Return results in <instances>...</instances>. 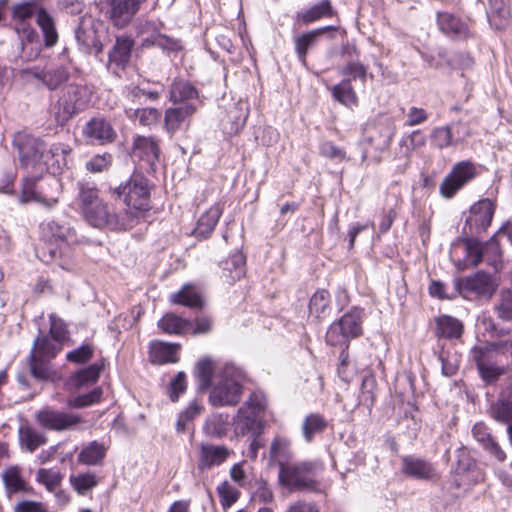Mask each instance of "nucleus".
<instances>
[{"label":"nucleus","mask_w":512,"mask_h":512,"mask_svg":"<svg viewBox=\"0 0 512 512\" xmlns=\"http://www.w3.org/2000/svg\"><path fill=\"white\" fill-rule=\"evenodd\" d=\"M180 349L181 345L178 343L152 341L149 344V359L151 363L157 365L177 363L179 361L178 353Z\"/></svg>","instance_id":"29"},{"label":"nucleus","mask_w":512,"mask_h":512,"mask_svg":"<svg viewBox=\"0 0 512 512\" xmlns=\"http://www.w3.org/2000/svg\"><path fill=\"white\" fill-rule=\"evenodd\" d=\"M3 482L8 493H17L26 490V484L21 478L20 471L16 467H10L4 471Z\"/></svg>","instance_id":"55"},{"label":"nucleus","mask_w":512,"mask_h":512,"mask_svg":"<svg viewBox=\"0 0 512 512\" xmlns=\"http://www.w3.org/2000/svg\"><path fill=\"white\" fill-rule=\"evenodd\" d=\"M490 11L488 19L496 29L504 28L509 22V10L502 0H489Z\"/></svg>","instance_id":"49"},{"label":"nucleus","mask_w":512,"mask_h":512,"mask_svg":"<svg viewBox=\"0 0 512 512\" xmlns=\"http://www.w3.org/2000/svg\"><path fill=\"white\" fill-rule=\"evenodd\" d=\"M310 316L318 321L326 319L332 312L331 295L325 289H318L309 301Z\"/></svg>","instance_id":"35"},{"label":"nucleus","mask_w":512,"mask_h":512,"mask_svg":"<svg viewBox=\"0 0 512 512\" xmlns=\"http://www.w3.org/2000/svg\"><path fill=\"white\" fill-rule=\"evenodd\" d=\"M495 212L494 203L488 199H481L473 204L469 210V215L466 218L464 230L467 227L470 234H479L486 231L491 225L492 218Z\"/></svg>","instance_id":"18"},{"label":"nucleus","mask_w":512,"mask_h":512,"mask_svg":"<svg viewBox=\"0 0 512 512\" xmlns=\"http://www.w3.org/2000/svg\"><path fill=\"white\" fill-rule=\"evenodd\" d=\"M435 335L438 338L453 340L459 339L463 333V323L450 315L435 317Z\"/></svg>","instance_id":"33"},{"label":"nucleus","mask_w":512,"mask_h":512,"mask_svg":"<svg viewBox=\"0 0 512 512\" xmlns=\"http://www.w3.org/2000/svg\"><path fill=\"white\" fill-rule=\"evenodd\" d=\"M328 423L325 418L318 413L307 415L302 423V434L307 442H311L314 435L325 430Z\"/></svg>","instance_id":"46"},{"label":"nucleus","mask_w":512,"mask_h":512,"mask_svg":"<svg viewBox=\"0 0 512 512\" xmlns=\"http://www.w3.org/2000/svg\"><path fill=\"white\" fill-rule=\"evenodd\" d=\"M63 345L50 338L48 335L40 334L34 341L28 356L30 374L38 381H48L54 375L51 361L62 350Z\"/></svg>","instance_id":"4"},{"label":"nucleus","mask_w":512,"mask_h":512,"mask_svg":"<svg viewBox=\"0 0 512 512\" xmlns=\"http://www.w3.org/2000/svg\"><path fill=\"white\" fill-rule=\"evenodd\" d=\"M248 118L247 108L238 103L228 112V119L231 123L230 128L225 127L230 134L238 133L245 125Z\"/></svg>","instance_id":"54"},{"label":"nucleus","mask_w":512,"mask_h":512,"mask_svg":"<svg viewBox=\"0 0 512 512\" xmlns=\"http://www.w3.org/2000/svg\"><path fill=\"white\" fill-rule=\"evenodd\" d=\"M497 285L493 281L490 274L479 271L472 276L455 281V289L457 293L465 298L475 296L478 298L489 299L496 291Z\"/></svg>","instance_id":"13"},{"label":"nucleus","mask_w":512,"mask_h":512,"mask_svg":"<svg viewBox=\"0 0 512 512\" xmlns=\"http://www.w3.org/2000/svg\"><path fill=\"white\" fill-rule=\"evenodd\" d=\"M466 255L471 264L476 267L485 260L483 244L476 238L468 237L463 240Z\"/></svg>","instance_id":"57"},{"label":"nucleus","mask_w":512,"mask_h":512,"mask_svg":"<svg viewBox=\"0 0 512 512\" xmlns=\"http://www.w3.org/2000/svg\"><path fill=\"white\" fill-rule=\"evenodd\" d=\"M333 8L329 0H321L299 15L303 23L309 24L325 16H332Z\"/></svg>","instance_id":"52"},{"label":"nucleus","mask_w":512,"mask_h":512,"mask_svg":"<svg viewBox=\"0 0 512 512\" xmlns=\"http://www.w3.org/2000/svg\"><path fill=\"white\" fill-rule=\"evenodd\" d=\"M69 76V71L62 65L44 69L42 84L49 90H56L69 79Z\"/></svg>","instance_id":"47"},{"label":"nucleus","mask_w":512,"mask_h":512,"mask_svg":"<svg viewBox=\"0 0 512 512\" xmlns=\"http://www.w3.org/2000/svg\"><path fill=\"white\" fill-rule=\"evenodd\" d=\"M104 367V363H94L75 373L71 380L76 387H81L98 380L100 373Z\"/></svg>","instance_id":"51"},{"label":"nucleus","mask_w":512,"mask_h":512,"mask_svg":"<svg viewBox=\"0 0 512 512\" xmlns=\"http://www.w3.org/2000/svg\"><path fill=\"white\" fill-rule=\"evenodd\" d=\"M230 421L227 413H213L209 415L203 425V433L210 438L221 439L229 431Z\"/></svg>","instance_id":"36"},{"label":"nucleus","mask_w":512,"mask_h":512,"mask_svg":"<svg viewBox=\"0 0 512 512\" xmlns=\"http://www.w3.org/2000/svg\"><path fill=\"white\" fill-rule=\"evenodd\" d=\"M456 465L452 485L463 491L470 490L474 485L484 480V473L477 467L475 460L464 446L456 451Z\"/></svg>","instance_id":"11"},{"label":"nucleus","mask_w":512,"mask_h":512,"mask_svg":"<svg viewBox=\"0 0 512 512\" xmlns=\"http://www.w3.org/2000/svg\"><path fill=\"white\" fill-rule=\"evenodd\" d=\"M220 504L224 510L230 508L240 497V492L227 481L217 486Z\"/></svg>","instance_id":"60"},{"label":"nucleus","mask_w":512,"mask_h":512,"mask_svg":"<svg viewBox=\"0 0 512 512\" xmlns=\"http://www.w3.org/2000/svg\"><path fill=\"white\" fill-rule=\"evenodd\" d=\"M106 452L107 448L103 444L92 441L80 451L78 462L90 466L99 465L105 458Z\"/></svg>","instance_id":"40"},{"label":"nucleus","mask_w":512,"mask_h":512,"mask_svg":"<svg viewBox=\"0 0 512 512\" xmlns=\"http://www.w3.org/2000/svg\"><path fill=\"white\" fill-rule=\"evenodd\" d=\"M333 98L344 106L351 107L357 104V95L351 85V78L342 81L331 88Z\"/></svg>","instance_id":"43"},{"label":"nucleus","mask_w":512,"mask_h":512,"mask_svg":"<svg viewBox=\"0 0 512 512\" xmlns=\"http://www.w3.org/2000/svg\"><path fill=\"white\" fill-rule=\"evenodd\" d=\"M36 10L35 5L31 3H22L19 5H16L13 8V16L14 18L21 21L20 26L17 27V30L22 29L23 35L27 39L29 43H33V41L38 37L37 33L31 29L26 28L24 21L31 18L34 14V11Z\"/></svg>","instance_id":"42"},{"label":"nucleus","mask_w":512,"mask_h":512,"mask_svg":"<svg viewBox=\"0 0 512 512\" xmlns=\"http://www.w3.org/2000/svg\"><path fill=\"white\" fill-rule=\"evenodd\" d=\"M364 310L354 307L340 319L334 321L326 332V342L331 346L343 345L350 339L362 335V320Z\"/></svg>","instance_id":"10"},{"label":"nucleus","mask_w":512,"mask_h":512,"mask_svg":"<svg viewBox=\"0 0 512 512\" xmlns=\"http://www.w3.org/2000/svg\"><path fill=\"white\" fill-rule=\"evenodd\" d=\"M473 438L481 445L483 450L498 462L506 460V453L491 433V429L484 422H477L472 427Z\"/></svg>","instance_id":"23"},{"label":"nucleus","mask_w":512,"mask_h":512,"mask_svg":"<svg viewBox=\"0 0 512 512\" xmlns=\"http://www.w3.org/2000/svg\"><path fill=\"white\" fill-rule=\"evenodd\" d=\"M76 188L78 192L75 200L79 205L81 212L102 200L99 196V190L94 182L80 180L77 182Z\"/></svg>","instance_id":"37"},{"label":"nucleus","mask_w":512,"mask_h":512,"mask_svg":"<svg viewBox=\"0 0 512 512\" xmlns=\"http://www.w3.org/2000/svg\"><path fill=\"white\" fill-rule=\"evenodd\" d=\"M82 134L90 142L100 145L112 143L117 138V133L111 122L101 116L91 118L84 125Z\"/></svg>","instance_id":"21"},{"label":"nucleus","mask_w":512,"mask_h":512,"mask_svg":"<svg viewBox=\"0 0 512 512\" xmlns=\"http://www.w3.org/2000/svg\"><path fill=\"white\" fill-rule=\"evenodd\" d=\"M35 418L40 426L53 431L69 430L82 422V418L78 414L55 410L50 407L39 410Z\"/></svg>","instance_id":"15"},{"label":"nucleus","mask_w":512,"mask_h":512,"mask_svg":"<svg viewBox=\"0 0 512 512\" xmlns=\"http://www.w3.org/2000/svg\"><path fill=\"white\" fill-rule=\"evenodd\" d=\"M459 127L463 129V135L456 137L453 136L451 126L434 128L430 136L431 144L438 149H444L463 142L470 135L469 128L466 124H460Z\"/></svg>","instance_id":"31"},{"label":"nucleus","mask_w":512,"mask_h":512,"mask_svg":"<svg viewBox=\"0 0 512 512\" xmlns=\"http://www.w3.org/2000/svg\"><path fill=\"white\" fill-rule=\"evenodd\" d=\"M426 144V136L420 131L415 130L401 139L400 145L404 148V154L407 158L411 153Z\"/></svg>","instance_id":"58"},{"label":"nucleus","mask_w":512,"mask_h":512,"mask_svg":"<svg viewBox=\"0 0 512 512\" xmlns=\"http://www.w3.org/2000/svg\"><path fill=\"white\" fill-rule=\"evenodd\" d=\"M70 483L80 495H85L89 490L98 484V481L95 474L84 473L71 476Z\"/></svg>","instance_id":"61"},{"label":"nucleus","mask_w":512,"mask_h":512,"mask_svg":"<svg viewBox=\"0 0 512 512\" xmlns=\"http://www.w3.org/2000/svg\"><path fill=\"white\" fill-rule=\"evenodd\" d=\"M171 301L189 308H201L203 306L201 295L191 284H185L180 291L172 294Z\"/></svg>","instance_id":"41"},{"label":"nucleus","mask_w":512,"mask_h":512,"mask_svg":"<svg viewBox=\"0 0 512 512\" xmlns=\"http://www.w3.org/2000/svg\"><path fill=\"white\" fill-rule=\"evenodd\" d=\"M378 136H371L369 142L375 146L376 150L384 151L389 148L395 135L396 127L392 121L387 120L377 127Z\"/></svg>","instance_id":"44"},{"label":"nucleus","mask_w":512,"mask_h":512,"mask_svg":"<svg viewBox=\"0 0 512 512\" xmlns=\"http://www.w3.org/2000/svg\"><path fill=\"white\" fill-rule=\"evenodd\" d=\"M512 356V340H492L480 343L470 350V358L477 365L495 364L499 356Z\"/></svg>","instance_id":"16"},{"label":"nucleus","mask_w":512,"mask_h":512,"mask_svg":"<svg viewBox=\"0 0 512 512\" xmlns=\"http://www.w3.org/2000/svg\"><path fill=\"white\" fill-rule=\"evenodd\" d=\"M233 454L234 451L225 445L202 442L199 444L197 471L204 473L214 467H219Z\"/></svg>","instance_id":"17"},{"label":"nucleus","mask_w":512,"mask_h":512,"mask_svg":"<svg viewBox=\"0 0 512 512\" xmlns=\"http://www.w3.org/2000/svg\"><path fill=\"white\" fill-rule=\"evenodd\" d=\"M497 316L503 321H512V291H502L499 303L495 305Z\"/></svg>","instance_id":"64"},{"label":"nucleus","mask_w":512,"mask_h":512,"mask_svg":"<svg viewBox=\"0 0 512 512\" xmlns=\"http://www.w3.org/2000/svg\"><path fill=\"white\" fill-rule=\"evenodd\" d=\"M401 470L406 476L417 480H432L437 477L431 462L411 455L402 457Z\"/></svg>","instance_id":"26"},{"label":"nucleus","mask_w":512,"mask_h":512,"mask_svg":"<svg viewBox=\"0 0 512 512\" xmlns=\"http://www.w3.org/2000/svg\"><path fill=\"white\" fill-rule=\"evenodd\" d=\"M169 99L177 105H193L195 109L201 104L198 90L187 80L174 79L170 85Z\"/></svg>","instance_id":"24"},{"label":"nucleus","mask_w":512,"mask_h":512,"mask_svg":"<svg viewBox=\"0 0 512 512\" xmlns=\"http://www.w3.org/2000/svg\"><path fill=\"white\" fill-rule=\"evenodd\" d=\"M223 213V207L221 204L216 203L211 206L197 221V225L194 228L192 234L199 239L208 238L214 231L221 215Z\"/></svg>","instance_id":"32"},{"label":"nucleus","mask_w":512,"mask_h":512,"mask_svg":"<svg viewBox=\"0 0 512 512\" xmlns=\"http://www.w3.org/2000/svg\"><path fill=\"white\" fill-rule=\"evenodd\" d=\"M317 467L313 461L281 464L279 482L292 491H315L318 488L315 479Z\"/></svg>","instance_id":"8"},{"label":"nucleus","mask_w":512,"mask_h":512,"mask_svg":"<svg viewBox=\"0 0 512 512\" xmlns=\"http://www.w3.org/2000/svg\"><path fill=\"white\" fill-rule=\"evenodd\" d=\"M36 22L44 34L46 46L51 47L55 45L58 40V34L51 16L44 9H39L36 15Z\"/></svg>","instance_id":"48"},{"label":"nucleus","mask_w":512,"mask_h":512,"mask_svg":"<svg viewBox=\"0 0 512 512\" xmlns=\"http://www.w3.org/2000/svg\"><path fill=\"white\" fill-rule=\"evenodd\" d=\"M247 490L251 491L253 497L263 503H270L273 500V492L263 478L248 482Z\"/></svg>","instance_id":"56"},{"label":"nucleus","mask_w":512,"mask_h":512,"mask_svg":"<svg viewBox=\"0 0 512 512\" xmlns=\"http://www.w3.org/2000/svg\"><path fill=\"white\" fill-rule=\"evenodd\" d=\"M270 456L278 462L279 468L281 464H288L292 457L291 441L286 437L276 436L270 445Z\"/></svg>","instance_id":"45"},{"label":"nucleus","mask_w":512,"mask_h":512,"mask_svg":"<svg viewBox=\"0 0 512 512\" xmlns=\"http://www.w3.org/2000/svg\"><path fill=\"white\" fill-rule=\"evenodd\" d=\"M152 44L166 53H176L182 49V43L179 39L169 37L165 34L156 32L152 34Z\"/></svg>","instance_id":"59"},{"label":"nucleus","mask_w":512,"mask_h":512,"mask_svg":"<svg viewBox=\"0 0 512 512\" xmlns=\"http://www.w3.org/2000/svg\"><path fill=\"white\" fill-rule=\"evenodd\" d=\"M151 186L148 179L139 172H134L129 179L110 190L111 197L122 199L128 208L135 211H147L150 208Z\"/></svg>","instance_id":"7"},{"label":"nucleus","mask_w":512,"mask_h":512,"mask_svg":"<svg viewBox=\"0 0 512 512\" xmlns=\"http://www.w3.org/2000/svg\"><path fill=\"white\" fill-rule=\"evenodd\" d=\"M375 388L376 382L374 378L370 376L364 377L361 383V394L357 405L361 404L369 408L372 407L375 401Z\"/></svg>","instance_id":"63"},{"label":"nucleus","mask_w":512,"mask_h":512,"mask_svg":"<svg viewBox=\"0 0 512 512\" xmlns=\"http://www.w3.org/2000/svg\"><path fill=\"white\" fill-rule=\"evenodd\" d=\"M197 390H210L209 403L214 407L235 406L243 393L245 373L239 367L226 363L218 366L210 357L198 360L194 367Z\"/></svg>","instance_id":"1"},{"label":"nucleus","mask_w":512,"mask_h":512,"mask_svg":"<svg viewBox=\"0 0 512 512\" xmlns=\"http://www.w3.org/2000/svg\"><path fill=\"white\" fill-rule=\"evenodd\" d=\"M333 29L332 26H326L318 29H314L298 35L294 38L295 51L299 61L306 65V57L308 50L312 48L326 31Z\"/></svg>","instance_id":"34"},{"label":"nucleus","mask_w":512,"mask_h":512,"mask_svg":"<svg viewBox=\"0 0 512 512\" xmlns=\"http://www.w3.org/2000/svg\"><path fill=\"white\" fill-rule=\"evenodd\" d=\"M62 191V184L54 173L41 178H27L23 181L20 203L36 202L51 209L57 205Z\"/></svg>","instance_id":"6"},{"label":"nucleus","mask_w":512,"mask_h":512,"mask_svg":"<svg viewBox=\"0 0 512 512\" xmlns=\"http://www.w3.org/2000/svg\"><path fill=\"white\" fill-rule=\"evenodd\" d=\"M125 113L128 118L138 120L139 124L142 126H151L155 124L160 117V112L155 108H127Z\"/></svg>","instance_id":"53"},{"label":"nucleus","mask_w":512,"mask_h":512,"mask_svg":"<svg viewBox=\"0 0 512 512\" xmlns=\"http://www.w3.org/2000/svg\"><path fill=\"white\" fill-rule=\"evenodd\" d=\"M91 97L92 91L86 85H65L52 110L56 123L64 126L72 117L88 107Z\"/></svg>","instance_id":"5"},{"label":"nucleus","mask_w":512,"mask_h":512,"mask_svg":"<svg viewBox=\"0 0 512 512\" xmlns=\"http://www.w3.org/2000/svg\"><path fill=\"white\" fill-rule=\"evenodd\" d=\"M487 413L495 422L506 425L512 424V389H503L497 399L489 405Z\"/></svg>","instance_id":"25"},{"label":"nucleus","mask_w":512,"mask_h":512,"mask_svg":"<svg viewBox=\"0 0 512 512\" xmlns=\"http://www.w3.org/2000/svg\"><path fill=\"white\" fill-rule=\"evenodd\" d=\"M192 323L184 318H181L173 313L165 314L159 321V329L169 335H183L189 331Z\"/></svg>","instance_id":"39"},{"label":"nucleus","mask_w":512,"mask_h":512,"mask_svg":"<svg viewBox=\"0 0 512 512\" xmlns=\"http://www.w3.org/2000/svg\"><path fill=\"white\" fill-rule=\"evenodd\" d=\"M245 256L241 252L232 254L222 262L223 276L230 284L241 279L245 275Z\"/></svg>","instance_id":"38"},{"label":"nucleus","mask_w":512,"mask_h":512,"mask_svg":"<svg viewBox=\"0 0 512 512\" xmlns=\"http://www.w3.org/2000/svg\"><path fill=\"white\" fill-rule=\"evenodd\" d=\"M339 73L344 78H351V81L359 79L362 83H365L367 67L358 61H350L339 70Z\"/></svg>","instance_id":"62"},{"label":"nucleus","mask_w":512,"mask_h":512,"mask_svg":"<svg viewBox=\"0 0 512 512\" xmlns=\"http://www.w3.org/2000/svg\"><path fill=\"white\" fill-rule=\"evenodd\" d=\"M197 109L193 105H177L165 111L164 127L170 135L181 130L184 124L188 123Z\"/></svg>","instance_id":"28"},{"label":"nucleus","mask_w":512,"mask_h":512,"mask_svg":"<svg viewBox=\"0 0 512 512\" xmlns=\"http://www.w3.org/2000/svg\"><path fill=\"white\" fill-rule=\"evenodd\" d=\"M262 416L247 408L240 407L234 418L235 432L241 435H251L254 438L263 428Z\"/></svg>","instance_id":"27"},{"label":"nucleus","mask_w":512,"mask_h":512,"mask_svg":"<svg viewBox=\"0 0 512 512\" xmlns=\"http://www.w3.org/2000/svg\"><path fill=\"white\" fill-rule=\"evenodd\" d=\"M41 236L45 242L42 248L43 261H58L66 268L71 244L77 242L76 231L65 221L50 220L40 226Z\"/></svg>","instance_id":"3"},{"label":"nucleus","mask_w":512,"mask_h":512,"mask_svg":"<svg viewBox=\"0 0 512 512\" xmlns=\"http://www.w3.org/2000/svg\"><path fill=\"white\" fill-rule=\"evenodd\" d=\"M13 146L18 151L19 161L23 168L35 172H43L50 168L61 171L69 168L72 148L68 144L55 143L47 149L46 143L38 137L26 132L14 135Z\"/></svg>","instance_id":"2"},{"label":"nucleus","mask_w":512,"mask_h":512,"mask_svg":"<svg viewBox=\"0 0 512 512\" xmlns=\"http://www.w3.org/2000/svg\"><path fill=\"white\" fill-rule=\"evenodd\" d=\"M437 24L444 34L454 39L464 40L471 35L470 29L465 22L447 12H439L437 14Z\"/></svg>","instance_id":"30"},{"label":"nucleus","mask_w":512,"mask_h":512,"mask_svg":"<svg viewBox=\"0 0 512 512\" xmlns=\"http://www.w3.org/2000/svg\"><path fill=\"white\" fill-rule=\"evenodd\" d=\"M75 37L82 51L95 57L103 52V44L92 21L83 20L76 29Z\"/></svg>","instance_id":"22"},{"label":"nucleus","mask_w":512,"mask_h":512,"mask_svg":"<svg viewBox=\"0 0 512 512\" xmlns=\"http://www.w3.org/2000/svg\"><path fill=\"white\" fill-rule=\"evenodd\" d=\"M476 174V166L471 161L455 164L439 186L440 195L446 199L454 197L460 189L475 178Z\"/></svg>","instance_id":"12"},{"label":"nucleus","mask_w":512,"mask_h":512,"mask_svg":"<svg viewBox=\"0 0 512 512\" xmlns=\"http://www.w3.org/2000/svg\"><path fill=\"white\" fill-rule=\"evenodd\" d=\"M147 0H106L107 15L113 25L118 28L126 27Z\"/></svg>","instance_id":"20"},{"label":"nucleus","mask_w":512,"mask_h":512,"mask_svg":"<svg viewBox=\"0 0 512 512\" xmlns=\"http://www.w3.org/2000/svg\"><path fill=\"white\" fill-rule=\"evenodd\" d=\"M21 444L29 452H34L38 447L46 443V437L29 426H22L19 429Z\"/></svg>","instance_id":"50"},{"label":"nucleus","mask_w":512,"mask_h":512,"mask_svg":"<svg viewBox=\"0 0 512 512\" xmlns=\"http://www.w3.org/2000/svg\"><path fill=\"white\" fill-rule=\"evenodd\" d=\"M160 148L158 141L152 136H137L133 142L132 158L146 172H155L159 161Z\"/></svg>","instance_id":"14"},{"label":"nucleus","mask_w":512,"mask_h":512,"mask_svg":"<svg viewBox=\"0 0 512 512\" xmlns=\"http://www.w3.org/2000/svg\"><path fill=\"white\" fill-rule=\"evenodd\" d=\"M134 45L135 42L132 37L128 35L117 36L113 47L108 52V60L105 64L107 70L119 75V72L129 64Z\"/></svg>","instance_id":"19"},{"label":"nucleus","mask_w":512,"mask_h":512,"mask_svg":"<svg viewBox=\"0 0 512 512\" xmlns=\"http://www.w3.org/2000/svg\"><path fill=\"white\" fill-rule=\"evenodd\" d=\"M86 222L95 228L127 230L133 227L135 216L125 210L123 214L111 213L103 200L81 212Z\"/></svg>","instance_id":"9"}]
</instances>
